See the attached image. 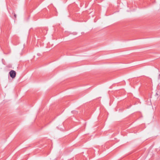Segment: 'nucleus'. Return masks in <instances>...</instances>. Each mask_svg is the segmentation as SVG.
I'll return each instance as SVG.
<instances>
[{
  "mask_svg": "<svg viewBox=\"0 0 160 160\" xmlns=\"http://www.w3.org/2000/svg\"><path fill=\"white\" fill-rule=\"evenodd\" d=\"M14 16L15 18L16 17V15L15 14H14Z\"/></svg>",
  "mask_w": 160,
  "mask_h": 160,
  "instance_id": "2",
  "label": "nucleus"
},
{
  "mask_svg": "<svg viewBox=\"0 0 160 160\" xmlns=\"http://www.w3.org/2000/svg\"><path fill=\"white\" fill-rule=\"evenodd\" d=\"M10 76L12 78H14L16 76V73L15 71L11 70L9 72Z\"/></svg>",
  "mask_w": 160,
  "mask_h": 160,
  "instance_id": "1",
  "label": "nucleus"
}]
</instances>
